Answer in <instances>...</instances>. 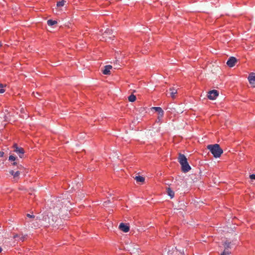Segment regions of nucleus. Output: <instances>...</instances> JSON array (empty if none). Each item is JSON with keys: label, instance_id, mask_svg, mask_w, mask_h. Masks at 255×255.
<instances>
[{"label": "nucleus", "instance_id": "f257e3e1", "mask_svg": "<svg viewBox=\"0 0 255 255\" xmlns=\"http://www.w3.org/2000/svg\"><path fill=\"white\" fill-rule=\"evenodd\" d=\"M207 148L215 158L220 157L223 153V149L218 144H209L207 145Z\"/></svg>", "mask_w": 255, "mask_h": 255}, {"label": "nucleus", "instance_id": "f03ea898", "mask_svg": "<svg viewBox=\"0 0 255 255\" xmlns=\"http://www.w3.org/2000/svg\"><path fill=\"white\" fill-rule=\"evenodd\" d=\"M178 160L181 165L182 171L183 172H187L191 169V167L187 162V159L184 154L179 153Z\"/></svg>", "mask_w": 255, "mask_h": 255}, {"label": "nucleus", "instance_id": "7ed1b4c3", "mask_svg": "<svg viewBox=\"0 0 255 255\" xmlns=\"http://www.w3.org/2000/svg\"><path fill=\"white\" fill-rule=\"evenodd\" d=\"M69 201L66 200H63V201H58V202L57 203L56 207L54 208V214L56 215L60 214L63 211H67L68 209H66V206L63 207V204L67 205V203H68ZM68 208V207H67Z\"/></svg>", "mask_w": 255, "mask_h": 255}, {"label": "nucleus", "instance_id": "20e7f679", "mask_svg": "<svg viewBox=\"0 0 255 255\" xmlns=\"http://www.w3.org/2000/svg\"><path fill=\"white\" fill-rule=\"evenodd\" d=\"M115 37L113 34L112 30L109 28L106 29L104 32L102 34V40L107 41L108 39H111Z\"/></svg>", "mask_w": 255, "mask_h": 255}, {"label": "nucleus", "instance_id": "39448f33", "mask_svg": "<svg viewBox=\"0 0 255 255\" xmlns=\"http://www.w3.org/2000/svg\"><path fill=\"white\" fill-rule=\"evenodd\" d=\"M14 151L18 154L20 158H22L24 153L23 148L18 147L16 144L13 145Z\"/></svg>", "mask_w": 255, "mask_h": 255}, {"label": "nucleus", "instance_id": "423d86ee", "mask_svg": "<svg viewBox=\"0 0 255 255\" xmlns=\"http://www.w3.org/2000/svg\"><path fill=\"white\" fill-rule=\"evenodd\" d=\"M218 95H219V93H218V91H217L216 90H213L210 91L208 93L207 97H208V98L210 100H215L217 98V97L218 96Z\"/></svg>", "mask_w": 255, "mask_h": 255}, {"label": "nucleus", "instance_id": "0eeeda50", "mask_svg": "<svg viewBox=\"0 0 255 255\" xmlns=\"http://www.w3.org/2000/svg\"><path fill=\"white\" fill-rule=\"evenodd\" d=\"M237 59L234 57H231L229 58L227 62V65L230 67H234L236 63L237 62Z\"/></svg>", "mask_w": 255, "mask_h": 255}, {"label": "nucleus", "instance_id": "6e6552de", "mask_svg": "<svg viewBox=\"0 0 255 255\" xmlns=\"http://www.w3.org/2000/svg\"><path fill=\"white\" fill-rule=\"evenodd\" d=\"M119 228L121 231L125 233H127L129 230V227L123 223H121L120 224Z\"/></svg>", "mask_w": 255, "mask_h": 255}, {"label": "nucleus", "instance_id": "1a4fd4ad", "mask_svg": "<svg viewBox=\"0 0 255 255\" xmlns=\"http://www.w3.org/2000/svg\"><path fill=\"white\" fill-rule=\"evenodd\" d=\"M177 94V90L175 89L174 87H171L169 88V94L172 99H175L176 98Z\"/></svg>", "mask_w": 255, "mask_h": 255}, {"label": "nucleus", "instance_id": "9d476101", "mask_svg": "<svg viewBox=\"0 0 255 255\" xmlns=\"http://www.w3.org/2000/svg\"><path fill=\"white\" fill-rule=\"evenodd\" d=\"M167 255H183L182 254L179 252L176 249L172 248L171 250H169L167 252Z\"/></svg>", "mask_w": 255, "mask_h": 255}, {"label": "nucleus", "instance_id": "9b49d317", "mask_svg": "<svg viewBox=\"0 0 255 255\" xmlns=\"http://www.w3.org/2000/svg\"><path fill=\"white\" fill-rule=\"evenodd\" d=\"M112 68L111 65H106L104 67V70H102V72L105 75H110L111 74V70Z\"/></svg>", "mask_w": 255, "mask_h": 255}, {"label": "nucleus", "instance_id": "f8f14e48", "mask_svg": "<svg viewBox=\"0 0 255 255\" xmlns=\"http://www.w3.org/2000/svg\"><path fill=\"white\" fill-rule=\"evenodd\" d=\"M42 220L44 221L45 223L47 224V225L51 224L54 222V220L53 219L50 220V217H49L48 215L44 216Z\"/></svg>", "mask_w": 255, "mask_h": 255}, {"label": "nucleus", "instance_id": "ddd939ff", "mask_svg": "<svg viewBox=\"0 0 255 255\" xmlns=\"http://www.w3.org/2000/svg\"><path fill=\"white\" fill-rule=\"evenodd\" d=\"M248 80L251 84H253L255 82V73H251L248 77Z\"/></svg>", "mask_w": 255, "mask_h": 255}, {"label": "nucleus", "instance_id": "4468645a", "mask_svg": "<svg viewBox=\"0 0 255 255\" xmlns=\"http://www.w3.org/2000/svg\"><path fill=\"white\" fill-rule=\"evenodd\" d=\"M152 109H154L156 112H158L161 117H163L164 112L160 107H152Z\"/></svg>", "mask_w": 255, "mask_h": 255}, {"label": "nucleus", "instance_id": "2eb2a0df", "mask_svg": "<svg viewBox=\"0 0 255 255\" xmlns=\"http://www.w3.org/2000/svg\"><path fill=\"white\" fill-rule=\"evenodd\" d=\"M167 193L168 196H169L171 198H173L174 197V192L172 191L170 188H167Z\"/></svg>", "mask_w": 255, "mask_h": 255}, {"label": "nucleus", "instance_id": "dca6fc26", "mask_svg": "<svg viewBox=\"0 0 255 255\" xmlns=\"http://www.w3.org/2000/svg\"><path fill=\"white\" fill-rule=\"evenodd\" d=\"M134 179L137 182H143L144 181V178L141 176H136L134 177Z\"/></svg>", "mask_w": 255, "mask_h": 255}, {"label": "nucleus", "instance_id": "f3484780", "mask_svg": "<svg viewBox=\"0 0 255 255\" xmlns=\"http://www.w3.org/2000/svg\"><path fill=\"white\" fill-rule=\"evenodd\" d=\"M128 100L129 102H133L136 100V97L133 94H131L128 97Z\"/></svg>", "mask_w": 255, "mask_h": 255}, {"label": "nucleus", "instance_id": "a211bd4d", "mask_svg": "<svg viewBox=\"0 0 255 255\" xmlns=\"http://www.w3.org/2000/svg\"><path fill=\"white\" fill-rule=\"evenodd\" d=\"M66 1L64 0H62L61 1H58L57 2V7H61L63 6Z\"/></svg>", "mask_w": 255, "mask_h": 255}, {"label": "nucleus", "instance_id": "6ab92c4d", "mask_svg": "<svg viewBox=\"0 0 255 255\" xmlns=\"http://www.w3.org/2000/svg\"><path fill=\"white\" fill-rule=\"evenodd\" d=\"M57 23V22L55 20H53L51 19H49L47 21V24L49 26H52L54 24H56Z\"/></svg>", "mask_w": 255, "mask_h": 255}, {"label": "nucleus", "instance_id": "aec40b11", "mask_svg": "<svg viewBox=\"0 0 255 255\" xmlns=\"http://www.w3.org/2000/svg\"><path fill=\"white\" fill-rule=\"evenodd\" d=\"M231 242H226L224 244V247H225V250L226 251V250L228 249L229 248H231Z\"/></svg>", "mask_w": 255, "mask_h": 255}, {"label": "nucleus", "instance_id": "412c9836", "mask_svg": "<svg viewBox=\"0 0 255 255\" xmlns=\"http://www.w3.org/2000/svg\"><path fill=\"white\" fill-rule=\"evenodd\" d=\"M4 86L3 85L0 84V93H3L5 92V90L4 89Z\"/></svg>", "mask_w": 255, "mask_h": 255}, {"label": "nucleus", "instance_id": "4be33fe9", "mask_svg": "<svg viewBox=\"0 0 255 255\" xmlns=\"http://www.w3.org/2000/svg\"><path fill=\"white\" fill-rule=\"evenodd\" d=\"M19 174H20V172L19 171H17L15 172L14 175H13L14 178H18Z\"/></svg>", "mask_w": 255, "mask_h": 255}, {"label": "nucleus", "instance_id": "5701e85b", "mask_svg": "<svg viewBox=\"0 0 255 255\" xmlns=\"http://www.w3.org/2000/svg\"><path fill=\"white\" fill-rule=\"evenodd\" d=\"M16 159V157L13 155H10L8 158V160L10 161H14Z\"/></svg>", "mask_w": 255, "mask_h": 255}, {"label": "nucleus", "instance_id": "b1692460", "mask_svg": "<svg viewBox=\"0 0 255 255\" xmlns=\"http://www.w3.org/2000/svg\"><path fill=\"white\" fill-rule=\"evenodd\" d=\"M230 252L228 251H224V252L221 254V255H230Z\"/></svg>", "mask_w": 255, "mask_h": 255}, {"label": "nucleus", "instance_id": "393cba45", "mask_svg": "<svg viewBox=\"0 0 255 255\" xmlns=\"http://www.w3.org/2000/svg\"><path fill=\"white\" fill-rule=\"evenodd\" d=\"M26 216L29 218L34 219L35 218V216L33 215H30L29 214H27Z\"/></svg>", "mask_w": 255, "mask_h": 255}, {"label": "nucleus", "instance_id": "a878e982", "mask_svg": "<svg viewBox=\"0 0 255 255\" xmlns=\"http://www.w3.org/2000/svg\"><path fill=\"white\" fill-rule=\"evenodd\" d=\"M25 238V236H22L20 237H19V240L23 242L24 241Z\"/></svg>", "mask_w": 255, "mask_h": 255}, {"label": "nucleus", "instance_id": "bb28decb", "mask_svg": "<svg viewBox=\"0 0 255 255\" xmlns=\"http://www.w3.org/2000/svg\"><path fill=\"white\" fill-rule=\"evenodd\" d=\"M250 178L251 179L255 180V174H251L250 175Z\"/></svg>", "mask_w": 255, "mask_h": 255}, {"label": "nucleus", "instance_id": "cd10ccee", "mask_svg": "<svg viewBox=\"0 0 255 255\" xmlns=\"http://www.w3.org/2000/svg\"><path fill=\"white\" fill-rule=\"evenodd\" d=\"M14 172H14L13 170H11L9 171V173H10L11 175H12L13 176V175H14Z\"/></svg>", "mask_w": 255, "mask_h": 255}, {"label": "nucleus", "instance_id": "c85d7f7f", "mask_svg": "<svg viewBox=\"0 0 255 255\" xmlns=\"http://www.w3.org/2000/svg\"><path fill=\"white\" fill-rule=\"evenodd\" d=\"M13 238L14 239H16L17 238H19V236L18 234H14Z\"/></svg>", "mask_w": 255, "mask_h": 255}, {"label": "nucleus", "instance_id": "c756f323", "mask_svg": "<svg viewBox=\"0 0 255 255\" xmlns=\"http://www.w3.org/2000/svg\"><path fill=\"white\" fill-rule=\"evenodd\" d=\"M3 154H4L3 152H2V151H0V157H2V156H3Z\"/></svg>", "mask_w": 255, "mask_h": 255}, {"label": "nucleus", "instance_id": "7c9ffc66", "mask_svg": "<svg viewBox=\"0 0 255 255\" xmlns=\"http://www.w3.org/2000/svg\"><path fill=\"white\" fill-rule=\"evenodd\" d=\"M22 168V166H21V165L17 166V168H18V169H21Z\"/></svg>", "mask_w": 255, "mask_h": 255}, {"label": "nucleus", "instance_id": "2f4dec72", "mask_svg": "<svg viewBox=\"0 0 255 255\" xmlns=\"http://www.w3.org/2000/svg\"><path fill=\"white\" fill-rule=\"evenodd\" d=\"M12 164L13 165H17V162H14L13 163H12Z\"/></svg>", "mask_w": 255, "mask_h": 255}, {"label": "nucleus", "instance_id": "473e14b6", "mask_svg": "<svg viewBox=\"0 0 255 255\" xmlns=\"http://www.w3.org/2000/svg\"><path fill=\"white\" fill-rule=\"evenodd\" d=\"M2 250L1 248H0V253H1V252Z\"/></svg>", "mask_w": 255, "mask_h": 255}, {"label": "nucleus", "instance_id": "72a5a7b5", "mask_svg": "<svg viewBox=\"0 0 255 255\" xmlns=\"http://www.w3.org/2000/svg\"><path fill=\"white\" fill-rule=\"evenodd\" d=\"M109 202V201H108V202H105L104 203H105V204H107V203H108Z\"/></svg>", "mask_w": 255, "mask_h": 255}]
</instances>
